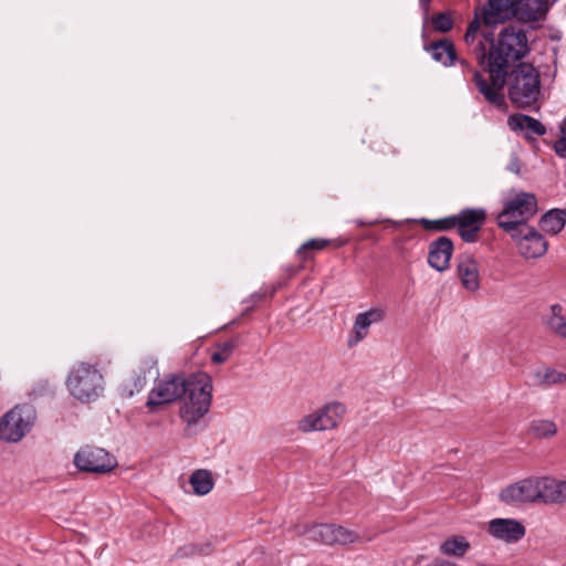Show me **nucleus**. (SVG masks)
<instances>
[{
  "label": "nucleus",
  "mask_w": 566,
  "mask_h": 566,
  "mask_svg": "<svg viewBox=\"0 0 566 566\" xmlns=\"http://www.w3.org/2000/svg\"><path fill=\"white\" fill-rule=\"evenodd\" d=\"M479 30L480 18L476 17L467 29L464 42L479 64L488 71L489 80L479 71L472 70L465 61H461L460 64L464 71L472 74V81L484 99L496 108H503L506 69L528 53L527 38L522 29L506 27L500 32L497 39L492 41L486 54L485 44L479 39Z\"/></svg>",
  "instance_id": "f257e3e1"
},
{
  "label": "nucleus",
  "mask_w": 566,
  "mask_h": 566,
  "mask_svg": "<svg viewBox=\"0 0 566 566\" xmlns=\"http://www.w3.org/2000/svg\"><path fill=\"white\" fill-rule=\"evenodd\" d=\"M188 386L179 408V417L185 424V434L191 437L202 428L203 419L210 410L212 379L206 373L193 374Z\"/></svg>",
  "instance_id": "f03ea898"
},
{
  "label": "nucleus",
  "mask_w": 566,
  "mask_h": 566,
  "mask_svg": "<svg viewBox=\"0 0 566 566\" xmlns=\"http://www.w3.org/2000/svg\"><path fill=\"white\" fill-rule=\"evenodd\" d=\"M509 97L521 108L536 103L541 93V80L537 70L528 63H520L510 74L506 73Z\"/></svg>",
  "instance_id": "7ed1b4c3"
},
{
  "label": "nucleus",
  "mask_w": 566,
  "mask_h": 566,
  "mask_svg": "<svg viewBox=\"0 0 566 566\" xmlns=\"http://www.w3.org/2000/svg\"><path fill=\"white\" fill-rule=\"evenodd\" d=\"M536 212V197L528 192H516L504 200L503 209L496 216V222L511 237H518V228L527 227L526 222Z\"/></svg>",
  "instance_id": "20e7f679"
},
{
  "label": "nucleus",
  "mask_w": 566,
  "mask_h": 566,
  "mask_svg": "<svg viewBox=\"0 0 566 566\" xmlns=\"http://www.w3.org/2000/svg\"><path fill=\"white\" fill-rule=\"evenodd\" d=\"M69 392L81 402L96 400L104 391V377L96 366L76 363L65 380Z\"/></svg>",
  "instance_id": "39448f33"
},
{
  "label": "nucleus",
  "mask_w": 566,
  "mask_h": 566,
  "mask_svg": "<svg viewBox=\"0 0 566 566\" xmlns=\"http://www.w3.org/2000/svg\"><path fill=\"white\" fill-rule=\"evenodd\" d=\"M36 413L30 405H18L0 419V440L19 442L32 429Z\"/></svg>",
  "instance_id": "423d86ee"
},
{
  "label": "nucleus",
  "mask_w": 566,
  "mask_h": 566,
  "mask_svg": "<svg viewBox=\"0 0 566 566\" xmlns=\"http://www.w3.org/2000/svg\"><path fill=\"white\" fill-rule=\"evenodd\" d=\"M346 413L342 402L333 401L322 408L305 415L297 422V429L304 433L312 431L332 430L338 427Z\"/></svg>",
  "instance_id": "0eeeda50"
},
{
  "label": "nucleus",
  "mask_w": 566,
  "mask_h": 566,
  "mask_svg": "<svg viewBox=\"0 0 566 566\" xmlns=\"http://www.w3.org/2000/svg\"><path fill=\"white\" fill-rule=\"evenodd\" d=\"M190 377L171 375L158 380L148 394L146 406L150 411L158 407L171 403L181 398L188 391Z\"/></svg>",
  "instance_id": "6e6552de"
},
{
  "label": "nucleus",
  "mask_w": 566,
  "mask_h": 566,
  "mask_svg": "<svg viewBox=\"0 0 566 566\" xmlns=\"http://www.w3.org/2000/svg\"><path fill=\"white\" fill-rule=\"evenodd\" d=\"M300 534L325 545H347L360 539L355 531L328 523L306 524L302 526Z\"/></svg>",
  "instance_id": "1a4fd4ad"
},
{
  "label": "nucleus",
  "mask_w": 566,
  "mask_h": 566,
  "mask_svg": "<svg viewBox=\"0 0 566 566\" xmlns=\"http://www.w3.org/2000/svg\"><path fill=\"white\" fill-rule=\"evenodd\" d=\"M74 465L81 472L104 474L113 471L116 465V459L105 449L84 446L74 455Z\"/></svg>",
  "instance_id": "9d476101"
},
{
  "label": "nucleus",
  "mask_w": 566,
  "mask_h": 566,
  "mask_svg": "<svg viewBox=\"0 0 566 566\" xmlns=\"http://www.w3.org/2000/svg\"><path fill=\"white\" fill-rule=\"evenodd\" d=\"M539 478H527L503 488L499 494L502 503L520 506L525 503L539 502Z\"/></svg>",
  "instance_id": "9b49d317"
},
{
  "label": "nucleus",
  "mask_w": 566,
  "mask_h": 566,
  "mask_svg": "<svg viewBox=\"0 0 566 566\" xmlns=\"http://www.w3.org/2000/svg\"><path fill=\"white\" fill-rule=\"evenodd\" d=\"M485 530L492 538L506 544H515L526 534L525 525L516 518H492L486 523Z\"/></svg>",
  "instance_id": "f8f14e48"
},
{
  "label": "nucleus",
  "mask_w": 566,
  "mask_h": 566,
  "mask_svg": "<svg viewBox=\"0 0 566 566\" xmlns=\"http://www.w3.org/2000/svg\"><path fill=\"white\" fill-rule=\"evenodd\" d=\"M385 311L380 307H373L358 313L355 316L353 327L348 335L347 346L354 348L363 342L369 335L370 326L380 323L385 318Z\"/></svg>",
  "instance_id": "ddd939ff"
},
{
  "label": "nucleus",
  "mask_w": 566,
  "mask_h": 566,
  "mask_svg": "<svg viewBox=\"0 0 566 566\" xmlns=\"http://www.w3.org/2000/svg\"><path fill=\"white\" fill-rule=\"evenodd\" d=\"M486 219V212L482 208L464 209L455 216L459 235L465 242L476 241V234Z\"/></svg>",
  "instance_id": "4468645a"
},
{
  "label": "nucleus",
  "mask_w": 566,
  "mask_h": 566,
  "mask_svg": "<svg viewBox=\"0 0 566 566\" xmlns=\"http://www.w3.org/2000/svg\"><path fill=\"white\" fill-rule=\"evenodd\" d=\"M518 237H511L517 244L520 254L525 259L542 256L547 250L545 239L535 229L525 227L517 230Z\"/></svg>",
  "instance_id": "2eb2a0df"
},
{
  "label": "nucleus",
  "mask_w": 566,
  "mask_h": 566,
  "mask_svg": "<svg viewBox=\"0 0 566 566\" xmlns=\"http://www.w3.org/2000/svg\"><path fill=\"white\" fill-rule=\"evenodd\" d=\"M457 275L465 291L470 293L479 291L481 285L480 268L473 255L462 254L459 256Z\"/></svg>",
  "instance_id": "dca6fc26"
},
{
  "label": "nucleus",
  "mask_w": 566,
  "mask_h": 566,
  "mask_svg": "<svg viewBox=\"0 0 566 566\" xmlns=\"http://www.w3.org/2000/svg\"><path fill=\"white\" fill-rule=\"evenodd\" d=\"M453 243L447 237H441L429 245L428 263L438 272H444L450 266Z\"/></svg>",
  "instance_id": "f3484780"
},
{
  "label": "nucleus",
  "mask_w": 566,
  "mask_h": 566,
  "mask_svg": "<svg viewBox=\"0 0 566 566\" xmlns=\"http://www.w3.org/2000/svg\"><path fill=\"white\" fill-rule=\"evenodd\" d=\"M516 2V0H488L481 10V20L488 25L503 22L514 15Z\"/></svg>",
  "instance_id": "a211bd4d"
},
{
  "label": "nucleus",
  "mask_w": 566,
  "mask_h": 566,
  "mask_svg": "<svg viewBox=\"0 0 566 566\" xmlns=\"http://www.w3.org/2000/svg\"><path fill=\"white\" fill-rule=\"evenodd\" d=\"M539 502L566 503V481L548 476L539 478Z\"/></svg>",
  "instance_id": "6ab92c4d"
},
{
  "label": "nucleus",
  "mask_w": 566,
  "mask_h": 566,
  "mask_svg": "<svg viewBox=\"0 0 566 566\" xmlns=\"http://www.w3.org/2000/svg\"><path fill=\"white\" fill-rule=\"evenodd\" d=\"M547 10V0H517L513 17L525 22L538 21L545 17Z\"/></svg>",
  "instance_id": "aec40b11"
},
{
  "label": "nucleus",
  "mask_w": 566,
  "mask_h": 566,
  "mask_svg": "<svg viewBox=\"0 0 566 566\" xmlns=\"http://www.w3.org/2000/svg\"><path fill=\"white\" fill-rule=\"evenodd\" d=\"M507 125L514 132H525L537 136H543L546 133L544 125L528 115H511Z\"/></svg>",
  "instance_id": "412c9836"
},
{
  "label": "nucleus",
  "mask_w": 566,
  "mask_h": 566,
  "mask_svg": "<svg viewBox=\"0 0 566 566\" xmlns=\"http://www.w3.org/2000/svg\"><path fill=\"white\" fill-rule=\"evenodd\" d=\"M189 483L192 492L199 496L207 495L214 486L212 473L205 469L193 471L189 478Z\"/></svg>",
  "instance_id": "4be33fe9"
},
{
  "label": "nucleus",
  "mask_w": 566,
  "mask_h": 566,
  "mask_svg": "<svg viewBox=\"0 0 566 566\" xmlns=\"http://www.w3.org/2000/svg\"><path fill=\"white\" fill-rule=\"evenodd\" d=\"M427 50L431 52L432 57L442 63L443 65H452L457 59L455 50L452 42L448 40H441L431 43L427 46Z\"/></svg>",
  "instance_id": "5701e85b"
},
{
  "label": "nucleus",
  "mask_w": 566,
  "mask_h": 566,
  "mask_svg": "<svg viewBox=\"0 0 566 566\" xmlns=\"http://www.w3.org/2000/svg\"><path fill=\"white\" fill-rule=\"evenodd\" d=\"M566 222V211L560 209H553L546 212L539 221L541 229L549 234H557L560 232Z\"/></svg>",
  "instance_id": "b1692460"
},
{
  "label": "nucleus",
  "mask_w": 566,
  "mask_h": 566,
  "mask_svg": "<svg viewBox=\"0 0 566 566\" xmlns=\"http://www.w3.org/2000/svg\"><path fill=\"white\" fill-rule=\"evenodd\" d=\"M470 548V543L463 536L447 538L440 546L442 554L447 556L462 557Z\"/></svg>",
  "instance_id": "393cba45"
},
{
  "label": "nucleus",
  "mask_w": 566,
  "mask_h": 566,
  "mask_svg": "<svg viewBox=\"0 0 566 566\" xmlns=\"http://www.w3.org/2000/svg\"><path fill=\"white\" fill-rule=\"evenodd\" d=\"M536 384L543 387H552L566 382V374L554 369L543 368L535 374Z\"/></svg>",
  "instance_id": "a878e982"
},
{
  "label": "nucleus",
  "mask_w": 566,
  "mask_h": 566,
  "mask_svg": "<svg viewBox=\"0 0 566 566\" xmlns=\"http://www.w3.org/2000/svg\"><path fill=\"white\" fill-rule=\"evenodd\" d=\"M547 326L557 336L566 338V317L563 315V307L559 304L551 306Z\"/></svg>",
  "instance_id": "bb28decb"
},
{
  "label": "nucleus",
  "mask_w": 566,
  "mask_h": 566,
  "mask_svg": "<svg viewBox=\"0 0 566 566\" xmlns=\"http://www.w3.org/2000/svg\"><path fill=\"white\" fill-rule=\"evenodd\" d=\"M237 346L238 342L234 339L217 344L214 352L211 354V361L218 365L226 363Z\"/></svg>",
  "instance_id": "cd10ccee"
},
{
  "label": "nucleus",
  "mask_w": 566,
  "mask_h": 566,
  "mask_svg": "<svg viewBox=\"0 0 566 566\" xmlns=\"http://www.w3.org/2000/svg\"><path fill=\"white\" fill-rule=\"evenodd\" d=\"M531 431L538 438H548L557 432V427L552 420L539 419L531 423Z\"/></svg>",
  "instance_id": "c85d7f7f"
},
{
  "label": "nucleus",
  "mask_w": 566,
  "mask_h": 566,
  "mask_svg": "<svg viewBox=\"0 0 566 566\" xmlns=\"http://www.w3.org/2000/svg\"><path fill=\"white\" fill-rule=\"evenodd\" d=\"M420 223L427 230L447 231L457 226L455 216L438 220L421 219Z\"/></svg>",
  "instance_id": "c756f323"
},
{
  "label": "nucleus",
  "mask_w": 566,
  "mask_h": 566,
  "mask_svg": "<svg viewBox=\"0 0 566 566\" xmlns=\"http://www.w3.org/2000/svg\"><path fill=\"white\" fill-rule=\"evenodd\" d=\"M328 244L327 240L324 239H311L303 243L296 251L297 255L302 260H308L312 258L311 251H319L323 250Z\"/></svg>",
  "instance_id": "7c9ffc66"
},
{
  "label": "nucleus",
  "mask_w": 566,
  "mask_h": 566,
  "mask_svg": "<svg viewBox=\"0 0 566 566\" xmlns=\"http://www.w3.org/2000/svg\"><path fill=\"white\" fill-rule=\"evenodd\" d=\"M431 22L434 30L441 33L449 32L453 27V20L451 15L447 12H441L438 13L437 15H433Z\"/></svg>",
  "instance_id": "2f4dec72"
},
{
  "label": "nucleus",
  "mask_w": 566,
  "mask_h": 566,
  "mask_svg": "<svg viewBox=\"0 0 566 566\" xmlns=\"http://www.w3.org/2000/svg\"><path fill=\"white\" fill-rule=\"evenodd\" d=\"M554 149L557 155L566 158V116L563 122V125L560 126V137L558 140H556Z\"/></svg>",
  "instance_id": "473e14b6"
},
{
  "label": "nucleus",
  "mask_w": 566,
  "mask_h": 566,
  "mask_svg": "<svg viewBox=\"0 0 566 566\" xmlns=\"http://www.w3.org/2000/svg\"><path fill=\"white\" fill-rule=\"evenodd\" d=\"M428 566H455V565L453 563L447 562V560H436L434 563H432L431 565H428Z\"/></svg>",
  "instance_id": "72a5a7b5"
},
{
  "label": "nucleus",
  "mask_w": 566,
  "mask_h": 566,
  "mask_svg": "<svg viewBox=\"0 0 566 566\" xmlns=\"http://www.w3.org/2000/svg\"><path fill=\"white\" fill-rule=\"evenodd\" d=\"M147 363L149 364L150 368L157 365V360L154 357H149Z\"/></svg>",
  "instance_id": "f704fd0d"
},
{
  "label": "nucleus",
  "mask_w": 566,
  "mask_h": 566,
  "mask_svg": "<svg viewBox=\"0 0 566 566\" xmlns=\"http://www.w3.org/2000/svg\"><path fill=\"white\" fill-rule=\"evenodd\" d=\"M475 566H493V565H490V564H478Z\"/></svg>",
  "instance_id": "c9c22d12"
}]
</instances>
